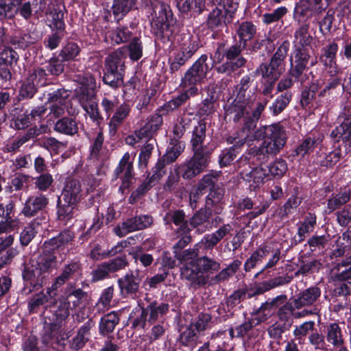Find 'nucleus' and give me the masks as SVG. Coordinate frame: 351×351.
Segmentation results:
<instances>
[{"instance_id": "60", "label": "nucleus", "mask_w": 351, "mask_h": 351, "mask_svg": "<svg viewBox=\"0 0 351 351\" xmlns=\"http://www.w3.org/2000/svg\"><path fill=\"white\" fill-rule=\"evenodd\" d=\"M241 265V262L240 261H234L227 267L222 269L217 275L215 276V280L219 282L228 279L231 276L237 272Z\"/></svg>"}, {"instance_id": "47", "label": "nucleus", "mask_w": 351, "mask_h": 351, "mask_svg": "<svg viewBox=\"0 0 351 351\" xmlns=\"http://www.w3.org/2000/svg\"><path fill=\"white\" fill-rule=\"evenodd\" d=\"M78 266L75 263L67 265L63 269L62 272L56 279L52 284L51 289L56 291L59 287L63 285L68 280L71 278L72 275L76 271Z\"/></svg>"}, {"instance_id": "59", "label": "nucleus", "mask_w": 351, "mask_h": 351, "mask_svg": "<svg viewBox=\"0 0 351 351\" xmlns=\"http://www.w3.org/2000/svg\"><path fill=\"white\" fill-rule=\"evenodd\" d=\"M40 145L43 147L55 153H58L66 147V143L60 142L53 137H44L40 141Z\"/></svg>"}, {"instance_id": "9", "label": "nucleus", "mask_w": 351, "mask_h": 351, "mask_svg": "<svg viewBox=\"0 0 351 351\" xmlns=\"http://www.w3.org/2000/svg\"><path fill=\"white\" fill-rule=\"evenodd\" d=\"M153 223L151 216L145 215L130 218L114 228L116 235L123 237L127 234L141 230L150 226Z\"/></svg>"}, {"instance_id": "38", "label": "nucleus", "mask_w": 351, "mask_h": 351, "mask_svg": "<svg viewBox=\"0 0 351 351\" xmlns=\"http://www.w3.org/2000/svg\"><path fill=\"white\" fill-rule=\"evenodd\" d=\"M40 134L38 130L36 128H31L28 130L27 133L20 137H17L13 140L10 141L4 147V151L7 152H14L23 145L25 142Z\"/></svg>"}, {"instance_id": "21", "label": "nucleus", "mask_w": 351, "mask_h": 351, "mask_svg": "<svg viewBox=\"0 0 351 351\" xmlns=\"http://www.w3.org/2000/svg\"><path fill=\"white\" fill-rule=\"evenodd\" d=\"M49 203L48 199L43 195L29 197L24 204L21 213L27 217L34 216L43 210Z\"/></svg>"}, {"instance_id": "40", "label": "nucleus", "mask_w": 351, "mask_h": 351, "mask_svg": "<svg viewBox=\"0 0 351 351\" xmlns=\"http://www.w3.org/2000/svg\"><path fill=\"white\" fill-rule=\"evenodd\" d=\"M230 226L227 224L223 226L215 232L206 235L203 239L205 247L208 249L213 248L230 232Z\"/></svg>"}, {"instance_id": "8", "label": "nucleus", "mask_w": 351, "mask_h": 351, "mask_svg": "<svg viewBox=\"0 0 351 351\" xmlns=\"http://www.w3.org/2000/svg\"><path fill=\"white\" fill-rule=\"evenodd\" d=\"M88 294L80 288H75L67 286L64 295L62 297L61 305L64 306L62 316L67 317L69 315V309H75L81 306L87 299Z\"/></svg>"}, {"instance_id": "33", "label": "nucleus", "mask_w": 351, "mask_h": 351, "mask_svg": "<svg viewBox=\"0 0 351 351\" xmlns=\"http://www.w3.org/2000/svg\"><path fill=\"white\" fill-rule=\"evenodd\" d=\"M331 136L337 141L341 139L346 143L351 140V111L345 117L341 124L332 130Z\"/></svg>"}, {"instance_id": "41", "label": "nucleus", "mask_w": 351, "mask_h": 351, "mask_svg": "<svg viewBox=\"0 0 351 351\" xmlns=\"http://www.w3.org/2000/svg\"><path fill=\"white\" fill-rule=\"evenodd\" d=\"M136 0H113L112 11L114 18L119 21L132 8Z\"/></svg>"}, {"instance_id": "28", "label": "nucleus", "mask_w": 351, "mask_h": 351, "mask_svg": "<svg viewBox=\"0 0 351 351\" xmlns=\"http://www.w3.org/2000/svg\"><path fill=\"white\" fill-rule=\"evenodd\" d=\"M241 174L243 180L252 183L250 187L254 189L259 186L263 182L264 179L269 176L267 169L262 167H256L250 171H243Z\"/></svg>"}, {"instance_id": "52", "label": "nucleus", "mask_w": 351, "mask_h": 351, "mask_svg": "<svg viewBox=\"0 0 351 351\" xmlns=\"http://www.w3.org/2000/svg\"><path fill=\"white\" fill-rule=\"evenodd\" d=\"M47 20L51 23L50 26L56 29L62 30L64 28V13L60 9L54 8L47 12Z\"/></svg>"}, {"instance_id": "19", "label": "nucleus", "mask_w": 351, "mask_h": 351, "mask_svg": "<svg viewBox=\"0 0 351 351\" xmlns=\"http://www.w3.org/2000/svg\"><path fill=\"white\" fill-rule=\"evenodd\" d=\"M351 279V254L346 256L331 271V280L335 283L348 281Z\"/></svg>"}, {"instance_id": "32", "label": "nucleus", "mask_w": 351, "mask_h": 351, "mask_svg": "<svg viewBox=\"0 0 351 351\" xmlns=\"http://www.w3.org/2000/svg\"><path fill=\"white\" fill-rule=\"evenodd\" d=\"M326 339L333 348H338L344 346V339L342 330L336 323L330 324L326 328Z\"/></svg>"}, {"instance_id": "49", "label": "nucleus", "mask_w": 351, "mask_h": 351, "mask_svg": "<svg viewBox=\"0 0 351 351\" xmlns=\"http://www.w3.org/2000/svg\"><path fill=\"white\" fill-rule=\"evenodd\" d=\"M80 51L81 48L77 43L69 42L62 47L59 56L62 61L74 60Z\"/></svg>"}, {"instance_id": "58", "label": "nucleus", "mask_w": 351, "mask_h": 351, "mask_svg": "<svg viewBox=\"0 0 351 351\" xmlns=\"http://www.w3.org/2000/svg\"><path fill=\"white\" fill-rule=\"evenodd\" d=\"M130 111V108L128 105L125 104L121 105L111 118L110 126L114 128H117L128 116Z\"/></svg>"}, {"instance_id": "10", "label": "nucleus", "mask_w": 351, "mask_h": 351, "mask_svg": "<svg viewBox=\"0 0 351 351\" xmlns=\"http://www.w3.org/2000/svg\"><path fill=\"white\" fill-rule=\"evenodd\" d=\"M324 9L322 0H300L295 5L294 16L298 22H303Z\"/></svg>"}, {"instance_id": "44", "label": "nucleus", "mask_w": 351, "mask_h": 351, "mask_svg": "<svg viewBox=\"0 0 351 351\" xmlns=\"http://www.w3.org/2000/svg\"><path fill=\"white\" fill-rule=\"evenodd\" d=\"M94 324L91 319L88 320L78 330L77 335L73 338L72 347L75 350H79L84 346L88 339L89 330L93 326Z\"/></svg>"}, {"instance_id": "26", "label": "nucleus", "mask_w": 351, "mask_h": 351, "mask_svg": "<svg viewBox=\"0 0 351 351\" xmlns=\"http://www.w3.org/2000/svg\"><path fill=\"white\" fill-rule=\"evenodd\" d=\"M227 11L224 8H215L207 19L208 27L213 31L219 32L226 27V16Z\"/></svg>"}, {"instance_id": "54", "label": "nucleus", "mask_w": 351, "mask_h": 351, "mask_svg": "<svg viewBox=\"0 0 351 351\" xmlns=\"http://www.w3.org/2000/svg\"><path fill=\"white\" fill-rule=\"evenodd\" d=\"M291 99V95L289 93L282 94L276 98L275 101L269 106V110L274 115H278L289 104Z\"/></svg>"}, {"instance_id": "61", "label": "nucleus", "mask_w": 351, "mask_h": 351, "mask_svg": "<svg viewBox=\"0 0 351 351\" xmlns=\"http://www.w3.org/2000/svg\"><path fill=\"white\" fill-rule=\"evenodd\" d=\"M315 223L316 217L309 214L298 229V234L300 237V241H302L308 234L313 231Z\"/></svg>"}, {"instance_id": "35", "label": "nucleus", "mask_w": 351, "mask_h": 351, "mask_svg": "<svg viewBox=\"0 0 351 351\" xmlns=\"http://www.w3.org/2000/svg\"><path fill=\"white\" fill-rule=\"evenodd\" d=\"M119 322L118 314L114 312H110L102 317L99 322V332L102 335H106L113 332L115 326Z\"/></svg>"}, {"instance_id": "14", "label": "nucleus", "mask_w": 351, "mask_h": 351, "mask_svg": "<svg viewBox=\"0 0 351 351\" xmlns=\"http://www.w3.org/2000/svg\"><path fill=\"white\" fill-rule=\"evenodd\" d=\"M251 104L249 101L234 99L226 110V117L230 120L239 121L241 118L250 119L249 116Z\"/></svg>"}, {"instance_id": "62", "label": "nucleus", "mask_w": 351, "mask_h": 351, "mask_svg": "<svg viewBox=\"0 0 351 351\" xmlns=\"http://www.w3.org/2000/svg\"><path fill=\"white\" fill-rule=\"evenodd\" d=\"M287 170V165L285 160L282 159H277L272 164L268 166L267 172L269 176L274 178L282 177Z\"/></svg>"}, {"instance_id": "22", "label": "nucleus", "mask_w": 351, "mask_h": 351, "mask_svg": "<svg viewBox=\"0 0 351 351\" xmlns=\"http://www.w3.org/2000/svg\"><path fill=\"white\" fill-rule=\"evenodd\" d=\"M321 291L317 287H312L301 292L298 297L293 300L295 307L300 309L302 307L313 305L320 297Z\"/></svg>"}, {"instance_id": "46", "label": "nucleus", "mask_w": 351, "mask_h": 351, "mask_svg": "<svg viewBox=\"0 0 351 351\" xmlns=\"http://www.w3.org/2000/svg\"><path fill=\"white\" fill-rule=\"evenodd\" d=\"M74 81L79 84L78 93L93 90L96 88V82L92 75L89 73L79 74L75 76Z\"/></svg>"}, {"instance_id": "43", "label": "nucleus", "mask_w": 351, "mask_h": 351, "mask_svg": "<svg viewBox=\"0 0 351 351\" xmlns=\"http://www.w3.org/2000/svg\"><path fill=\"white\" fill-rule=\"evenodd\" d=\"M164 221L166 223L173 222L175 225L180 226L184 232L191 230L188 227V222L185 221V214L182 210H178L168 212L164 217Z\"/></svg>"}, {"instance_id": "50", "label": "nucleus", "mask_w": 351, "mask_h": 351, "mask_svg": "<svg viewBox=\"0 0 351 351\" xmlns=\"http://www.w3.org/2000/svg\"><path fill=\"white\" fill-rule=\"evenodd\" d=\"M245 63V60L243 57H238L235 60H228L226 62L219 66L216 70L219 73H226L230 75L232 72L242 67Z\"/></svg>"}, {"instance_id": "34", "label": "nucleus", "mask_w": 351, "mask_h": 351, "mask_svg": "<svg viewBox=\"0 0 351 351\" xmlns=\"http://www.w3.org/2000/svg\"><path fill=\"white\" fill-rule=\"evenodd\" d=\"M236 32L240 45L245 48L247 41L251 40L256 33L255 26L249 21H243L236 25Z\"/></svg>"}, {"instance_id": "42", "label": "nucleus", "mask_w": 351, "mask_h": 351, "mask_svg": "<svg viewBox=\"0 0 351 351\" xmlns=\"http://www.w3.org/2000/svg\"><path fill=\"white\" fill-rule=\"evenodd\" d=\"M206 125L204 121L198 122V124L195 127L191 140L194 152L197 149L204 150L202 143L206 138Z\"/></svg>"}, {"instance_id": "6", "label": "nucleus", "mask_w": 351, "mask_h": 351, "mask_svg": "<svg viewBox=\"0 0 351 351\" xmlns=\"http://www.w3.org/2000/svg\"><path fill=\"white\" fill-rule=\"evenodd\" d=\"M209 161V153L197 149L193 157L178 167L181 176L186 180L195 177L207 167Z\"/></svg>"}, {"instance_id": "56", "label": "nucleus", "mask_w": 351, "mask_h": 351, "mask_svg": "<svg viewBox=\"0 0 351 351\" xmlns=\"http://www.w3.org/2000/svg\"><path fill=\"white\" fill-rule=\"evenodd\" d=\"M147 141L141 148V152L138 157V163L141 167H146L148 160L151 156L154 146L156 145V141L152 138H147Z\"/></svg>"}, {"instance_id": "53", "label": "nucleus", "mask_w": 351, "mask_h": 351, "mask_svg": "<svg viewBox=\"0 0 351 351\" xmlns=\"http://www.w3.org/2000/svg\"><path fill=\"white\" fill-rule=\"evenodd\" d=\"M256 73L261 75L263 78L267 80V83L271 84H274L280 76L278 71L271 70V66L267 64H261L256 69Z\"/></svg>"}, {"instance_id": "3", "label": "nucleus", "mask_w": 351, "mask_h": 351, "mask_svg": "<svg viewBox=\"0 0 351 351\" xmlns=\"http://www.w3.org/2000/svg\"><path fill=\"white\" fill-rule=\"evenodd\" d=\"M220 269V263L206 256H201L195 260L194 267L193 265L182 267L181 275L183 278L191 281L194 285H204L207 279L205 274H212Z\"/></svg>"}, {"instance_id": "36", "label": "nucleus", "mask_w": 351, "mask_h": 351, "mask_svg": "<svg viewBox=\"0 0 351 351\" xmlns=\"http://www.w3.org/2000/svg\"><path fill=\"white\" fill-rule=\"evenodd\" d=\"M251 82L250 76L245 75L241 78L240 84L238 85V92L235 99L253 103L254 101V93L250 88Z\"/></svg>"}, {"instance_id": "7", "label": "nucleus", "mask_w": 351, "mask_h": 351, "mask_svg": "<svg viewBox=\"0 0 351 351\" xmlns=\"http://www.w3.org/2000/svg\"><path fill=\"white\" fill-rule=\"evenodd\" d=\"M197 45L190 35L181 37L179 44L174 52V58L171 63V70L174 72L185 64L197 50Z\"/></svg>"}, {"instance_id": "55", "label": "nucleus", "mask_w": 351, "mask_h": 351, "mask_svg": "<svg viewBox=\"0 0 351 351\" xmlns=\"http://www.w3.org/2000/svg\"><path fill=\"white\" fill-rule=\"evenodd\" d=\"M76 204L65 202L59 198L58 204V217L60 220H66L73 217L74 206Z\"/></svg>"}, {"instance_id": "29", "label": "nucleus", "mask_w": 351, "mask_h": 351, "mask_svg": "<svg viewBox=\"0 0 351 351\" xmlns=\"http://www.w3.org/2000/svg\"><path fill=\"white\" fill-rule=\"evenodd\" d=\"M162 123L161 115L156 114L152 116L145 125L136 132V136L138 138H151Z\"/></svg>"}, {"instance_id": "57", "label": "nucleus", "mask_w": 351, "mask_h": 351, "mask_svg": "<svg viewBox=\"0 0 351 351\" xmlns=\"http://www.w3.org/2000/svg\"><path fill=\"white\" fill-rule=\"evenodd\" d=\"M320 141L319 138L317 139L311 137L306 138L302 143L295 148V155L304 156L305 154L310 153L313 151L315 145L319 144Z\"/></svg>"}, {"instance_id": "16", "label": "nucleus", "mask_w": 351, "mask_h": 351, "mask_svg": "<svg viewBox=\"0 0 351 351\" xmlns=\"http://www.w3.org/2000/svg\"><path fill=\"white\" fill-rule=\"evenodd\" d=\"M47 275L44 273L40 267L32 261L29 266H27L23 272V278L26 281H29L34 287L40 288L43 286L47 279Z\"/></svg>"}, {"instance_id": "27", "label": "nucleus", "mask_w": 351, "mask_h": 351, "mask_svg": "<svg viewBox=\"0 0 351 351\" xmlns=\"http://www.w3.org/2000/svg\"><path fill=\"white\" fill-rule=\"evenodd\" d=\"M309 25L304 24L295 32L293 45L295 49H308L313 40V37L308 32Z\"/></svg>"}, {"instance_id": "31", "label": "nucleus", "mask_w": 351, "mask_h": 351, "mask_svg": "<svg viewBox=\"0 0 351 351\" xmlns=\"http://www.w3.org/2000/svg\"><path fill=\"white\" fill-rule=\"evenodd\" d=\"M124 53L119 49L109 54L105 60V71L122 73L124 69Z\"/></svg>"}, {"instance_id": "30", "label": "nucleus", "mask_w": 351, "mask_h": 351, "mask_svg": "<svg viewBox=\"0 0 351 351\" xmlns=\"http://www.w3.org/2000/svg\"><path fill=\"white\" fill-rule=\"evenodd\" d=\"M145 308L148 315L147 322L154 323L162 319L168 313L169 306L167 303L154 301Z\"/></svg>"}, {"instance_id": "51", "label": "nucleus", "mask_w": 351, "mask_h": 351, "mask_svg": "<svg viewBox=\"0 0 351 351\" xmlns=\"http://www.w3.org/2000/svg\"><path fill=\"white\" fill-rule=\"evenodd\" d=\"M295 309L297 308L295 307L293 301L283 305L278 311V322L284 325L289 323L290 327L292 324L291 319L293 317V313Z\"/></svg>"}, {"instance_id": "13", "label": "nucleus", "mask_w": 351, "mask_h": 351, "mask_svg": "<svg viewBox=\"0 0 351 351\" xmlns=\"http://www.w3.org/2000/svg\"><path fill=\"white\" fill-rule=\"evenodd\" d=\"M141 281V278L137 271L127 273L118 280L121 295L123 297L135 295L138 291Z\"/></svg>"}, {"instance_id": "17", "label": "nucleus", "mask_w": 351, "mask_h": 351, "mask_svg": "<svg viewBox=\"0 0 351 351\" xmlns=\"http://www.w3.org/2000/svg\"><path fill=\"white\" fill-rule=\"evenodd\" d=\"M310 58L308 49H295V60L292 62L291 58V69L289 74L295 79L299 80L306 67Z\"/></svg>"}, {"instance_id": "64", "label": "nucleus", "mask_w": 351, "mask_h": 351, "mask_svg": "<svg viewBox=\"0 0 351 351\" xmlns=\"http://www.w3.org/2000/svg\"><path fill=\"white\" fill-rule=\"evenodd\" d=\"M210 210L209 206L206 209L199 210L190 219V225L192 228H197L203 225L210 217Z\"/></svg>"}, {"instance_id": "1", "label": "nucleus", "mask_w": 351, "mask_h": 351, "mask_svg": "<svg viewBox=\"0 0 351 351\" xmlns=\"http://www.w3.org/2000/svg\"><path fill=\"white\" fill-rule=\"evenodd\" d=\"M256 125L250 122L243 128L240 137L244 143L250 144L255 140L265 137L261 146L253 151V157L260 162L267 160L269 154H277L284 147L287 142V134L284 127L279 123L261 127L255 130Z\"/></svg>"}, {"instance_id": "4", "label": "nucleus", "mask_w": 351, "mask_h": 351, "mask_svg": "<svg viewBox=\"0 0 351 351\" xmlns=\"http://www.w3.org/2000/svg\"><path fill=\"white\" fill-rule=\"evenodd\" d=\"M207 60V55H202L186 71L181 80L180 86L188 90L191 95H196L198 86L206 81L207 74L211 69L206 63Z\"/></svg>"}, {"instance_id": "20", "label": "nucleus", "mask_w": 351, "mask_h": 351, "mask_svg": "<svg viewBox=\"0 0 351 351\" xmlns=\"http://www.w3.org/2000/svg\"><path fill=\"white\" fill-rule=\"evenodd\" d=\"M343 157V153L339 146L332 150L320 149L317 154L315 162L317 165L326 167H332Z\"/></svg>"}, {"instance_id": "37", "label": "nucleus", "mask_w": 351, "mask_h": 351, "mask_svg": "<svg viewBox=\"0 0 351 351\" xmlns=\"http://www.w3.org/2000/svg\"><path fill=\"white\" fill-rule=\"evenodd\" d=\"M330 77L324 87V83L323 82H318L317 84H312L311 90L313 93L318 92V95L320 97L330 95L331 90L335 89L341 82V79L336 75H330Z\"/></svg>"}, {"instance_id": "25", "label": "nucleus", "mask_w": 351, "mask_h": 351, "mask_svg": "<svg viewBox=\"0 0 351 351\" xmlns=\"http://www.w3.org/2000/svg\"><path fill=\"white\" fill-rule=\"evenodd\" d=\"M166 165L167 162L165 159L160 158L158 160L155 167L153 168V174L147 182H143L137 189V192L139 194H143L145 193L152 186H154L157 181L164 176L165 174V167Z\"/></svg>"}, {"instance_id": "2", "label": "nucleus", "mask_w": 351, "mask_h": 351, "mask_svg": "<svg viewBox=\"0 0 351 351\" xmlns=\"http://www.w3.org/2000/svg\"><path fill=\"white\" fill-rule=\"evenodd\" d=\"M73 238V234L69 230L60 232L58 236L45 241L43 244V252L36 260L35 263L45 274H49L56 266V257Z\"/></svg>"}, {"instance_id": "63", "label": "nucleus", "mask_w": 351, "mask_h": 351, "mask_svg": "<svg viewBox=\"0 0 351 351\" xmlns=\"http://www.w3.org/2000/svg\"><path fill=\"white\" fill-rule=\"evenodd\" d=\"M103 80L105 84L112 88L119 87L123 84V73L112 72L111 69L110 71H105Z\"/></svg>"}, {"instance_id": "45", "label": "nucleus", "mask_w": 351, "mask_h": 351, "mask_svg": "<svg viewBox=\"0 0 351 351\" xmlns=\"http://www.w3.org/2000/svg\"><path fill=\"white\" fill-rule=\"evenodd\" d=\"M54 291L50 287L45 293L42 291L35 295L28 302L29 311L30 312L36 311L39 306L49 302V299L52 298V293L53 295L56 294Z\"/></svg>"}, {"instance_id": "23", "label": "nucleus", "mask_w": 351, "mask_h": 351, "mask_svg": "<svg viewBox=\"0 0 351 351\" xmlns=\"http://www.w3.org/2000/svg\"><path fill=\"white\" fill-rule=\"evenodd\" d=\"M132 161L130 160V154L126 152L121 159L118 167L115 169V174L123 179L121 187H128V182L132 177Z\"/></svg>"}, {"instance_id": "24", "label": "nucleus", "mask_w": 351, "mask_h": 351, "mask_svg": "<svg viewBox=\"0 0 351 351\" xmlns=\"http://www.w3.org/2000/svg\"><path fill=\"white\" fill-rule=\"evenodd\" d=\"M69 94L66 90H58L51 96L50 99L53 102L50 108V114L57 118L64 114L67 97Z\"/></svg>"}, {"instance_id": "18", "label": "nucleus", "mask_w": 351, "mask_h": 351, "mask_svg": "<svg viewBox=\"0 0 351 351\" xmlns=\"http://www.w3.org/2000/svg\"><path fill=\"white\" fill-rule=\"evenodd\" d=\"M338 50L337 44L332 43L323 49V53L320 57L330 75H337L339 71L337 66L335 58Z\"/></svg>"}, {"instance_id": "5", "label": "nucleus", "mask_w": 351, "mask_h": 351, "mask_svg": "<svg viewBox=\"0 0 351 351\" xmlns=\"http://www.w3.org/2000/svg\"><path fill=\"white\" fill-rule=\"evenodd\" d=\"M152 8V29L158 36H162L164 31L168 27L169 20L172 18V12L169 5L159 1L151 0Z\"/></svg>"}, {"instance_id": "15", "label": "nucleus", "mask_w": 351, "mask_h": 351, "mask_svg": "<svg viewBox=\"0 0 351 351\" xmlns=\"http://www.w3.org/2000/svg\"><path fill=\"white\" fill-rule=\"evenodd\" d=\"M82 197V185L75 178H70L66 181L65 185L59 197L65 202L77 204Z\"/></svg>"}, {"instance_id": "11", "label": "nucleus", "mask_w": 351, "mask_h": 351, "mask_svg": "<svg viewBox=\"0 0 351 351\" xmlns=\"http://www.w3.org/2000/svg\"><path fill=\"white\" fill-rule=\"evenodd\" d=\"M218 176L219 173L217 172H212L203 176L198 183L197 191L202 192V191L208 189L210 191L208 196L206 206L217 204L222 197L223 193L221 190L215 191V182Z\"/></svg>"}, {"instance_id": "12", "label": "nucleus", "mask_w": 351, "mask_h": 351, "mask_svg": "<svg viewBox=\"0 0 351 351\" xmlns=\"http://www.w3.org/2000/svg\"><path fill=\"white\" fill-rule=\"evenodd\" d=\"M77 97L81 106L90 119L99 124L102 118L99 112L98 104L94 92L83 91L77 93Z\"/></svg>"}, {"instance_id": "39", "label": "nucleus", "mask_w": 351, "mask_h": 351, "mask_svg": "<svg viewBox=\"0 0 351 351\" xmlns=\"http://www.w3.org/2000/svg\"><path fill=\"white\" fill-rule=\"evenodd\" d=\"M54 130L59 133L72 136L77 132L78 126L74 119L64 117L56 123Z\"/></svg>"}, {"instance_id": "48", "label": "nucleus", "mask_w": 351, "mask_h": 351, "mask_svg": "<svg viewBox=\"0 0 351 351\" xmlns=\"http://www.w3.org/2000/svg\"><path fill=\"white\" fill-rule=\"evenodd\" d=\"M176 258L183 264L182 267H187L189 265L195 264V260L198 258V251L197 249H187L182 252L176 251Z\"/></svg>"}]
</instances>
